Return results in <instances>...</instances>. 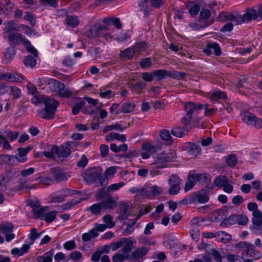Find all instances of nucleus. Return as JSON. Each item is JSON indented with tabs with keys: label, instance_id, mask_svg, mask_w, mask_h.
Returning a JSON list of instances; mask_svg holds the SVG:
<instances>
[{
	"label": "nucleus",
	"instance_id": "f257e3e1",
	"mask_svg": "<svg viewBox=\"0 0 262 262\" xmlns=\"http://www.w3.org/2000/svg\"><path fill=\"white\" fill-rule=\"evenodd\" d=\"M43 103L45 107L38 112V115L41 118L52 119L55 117V113L59 104L57 101L54 99L46 96Z\"/></svg>",
	"mask_w": 262,
	"mask_h": 262
},
{
	"label": "nucleus",
	"instance_id": "f03ea898",
	"mask_svg": "<svg viewBox=\"0 0 262 262\" xmlns=\"http://www.w3.org/2000/svg\"><path fill=\"white\" fill-rule=\"evenodd\" d=\"M203 108L201 104L195 103L193 102H187L184 105V110L186 114L181 119V122L185 125H188L192 118V116L198 111Z\"/></svg>",
	"mask_w": 262,
	"mask_h": 262
},
{
	"label": "nucleus",
	"instance_id": "7ed1b4c3",
	"mask_svg": "<svg viewBox=\"0 0 262 262\" xmlns=\"http://www.w3.org/2000/svg\"><path fill=\"white\" fill-rule=\"evenodd\" d=\"M236 247L244 250L243 256L245 255L246 257L252 260H257L261 257V253L255 249L252 244L245 241L241 242L237 244Z\"/></svg>",
	"mask_w": 262,
	"mask_h": 262
},
{
	"label": "nucleus",
	"instance_id": "20e7f679",
	"mask_svg": "<svg viewBox=\"0 0 262 262\" xmlns=\"http://www.w3.org/2000/svg\"><path fill=\"white\" fill-rule=\"evenodd\" d=\"M102 171V169L99 167H90L83 172L82 176L86 183L91 184L100 179Z\"/></svg>",
	"mask_w": 262,
	"mask_h": 262
},
{
	"label": "nucleus",
	"instance_id": "39448f33",
	"mask_svg": "<svg viewBox=\"0 0 262 262\" xmlns=\"http://www.w3.org/2000/svg\"><path fill=\"white\" fill-rule=\"evenodd\" d=\"M154 76L157 77L158 80H161L166 77L172 78L173 79H182L185 77L184 73L178 72L176 71H168L165 70H156L153 71Z\"/></svg>",
	"mask_w": 262,
	"mask_h": 262
},
{
	"label": "nucleus",
	"instance_id": "423d86ee",
	"mask_svg": "<svg viewBox=\"0 0 262 262\" xmlns=\"http://www.w3.org/2000/svg\"><path fill=\"white\" fill-rule=\"evenodd\" d=\"M109 27L106 25H99L90 29L88 35L93 38L103 37L107 39L111 37L110 33L107 32Z\"/></svg>",
	"mask_w": 262,
	"mask_h": 262
},
{
	"label": "nucleus",
	"instance_id": "0eeeda50",
	"mask_svg": "<svg viewBox=\"0 0 262 262\" xmlns=\"http://www.w3.org/2000/svg\"><path fill=\"white\" fill-rule=\"evenodd\" d=\"M241 117L243 121L249 125H253L257 128L262 127V120L251 113L245 112Z\"/></svg>",
	"mask_w": 262,
	"mask_h": 262
},
{
	"label": "nucleus",
	"instance_id": "6e6552de",
	"mask_svg": "<svg viewBox=\"0 0 262 262\" xmlns=\"http://www.w3.org/2000/svg\"><path fill=\"white\" fill-rule=\"evenodd\" d=\"M51 82L54 86L55 91L58 92L60 97L68 98L72 96V92L69 88H65L63 83L55 79H52Z\"/></svg>",
	"mask_w": 262,
	"mask_h": 262
},
{
	"label": "nucleus",
	"instance_id": "1a4fd4ad",
	"mask_svg": "<svg viewBox=\"0 0 262 262\" xmlns=\"http://www.w3.org/2000/svg\"><path fill=\"white\" fill-rule=\"evenodd\" d=\"M213 189L212 186L206 185L201 190L195 193L198 201L200 203H205L209 201V197L208 194Z\"/></svg>",
	"mask_w": 262,
	"mask_h": 262
},
{
	"label": "nucleus",
	"instance_id": "9d476101",
	"mask_svg": "<svg viewBox=\"0 0 262 262\" xmlns=\"http://www.w3.org/2000/svg\"><path fill=\"white\" fill-rule=\"evenodd\" d=\"M117 200V197L110 196L100 201L103 209V211L106 210H113L117 207L118 205Z\"/></svg>",
	"mask_w": 262,
	"mask_h": 262
},
{
	"label": "nucleus",
	"instance_id": "9b49d317",
	"mask_svg": "<svg viewBox=\"0 0 262 262\" xmlns=\"http://www.w3.org/2000/svg\"><path fill=\"white\" fill-rule=\"evenodd\" d=\"M183 149L190 155L194 156L199 155L201 151V147L199 145L191 142L185 143L183 146Z\"/></svg>",
	"mask_w": 262,
	"mask_h": 262
},
{
	"label": "nucleus",
	"instance_id": "f8f14e48",
	"mask_svg": "<svg viewBox=\"0 0 262 262\" xmlns=\"http://www.w3.org/2000/svg\"><path fill=\"white\" fill-rule=\"evenodd\" d=\"M170 161L169 156L166 154H160L155 158L152 164L155 165L157 168H163L166 166L167 163Z\"/></svg>",
	"mask_w": 262,
	"mask_h": 262
},
{
	"label": "nucleus",
	"instance_id": "ddd939ff",
	"mask_svg": "<svg viewBox=\"0 0 262 262\" xmlns=\"http://www.w3.org/2000/svg\"><path fill=\"white\" fill-rule=\"evenodd\" d=\"M204 51L207 55L213 53L216 56H219L221 54L220 47L219 44L216 42L207 44Z\"/></svg>",
	"mask_w": 262,
	"mask_h": 262
},
{
	"label": "nucleus",
	"instance_id": "4468645a",
	"mask_svg": "<svg viewBox=\"0 0 262 262\" xmlns=\"http://www.w3.org/2000/svg\"><path fill=\"white\" fill-rule=\"evenodd\" d=\"M244 23H249L252 20L257 18L258 14L254 9H247L244 14L242 15Z\"/></svg>",
	"mask_w": 262,
	"mask_h": 262
},
{
	"label": "nucleus",
	"instance_id": "2eb2a0df",
	"mask_svg": "<svg viewBox=\"0 0 262 262\" xmlns=\"http://www.w3.org/2000/svg\"><path fill=\"white\" fill-rule=\"evenodd\" d=\"M132 209L131 204L129 203H122L120 205L119 218L124 220L130 214Z\"/></svg>",
	"mask_w": 262,
	"mask_h": 262
},
{
	"label": "nucleus",
	"instance_id": "dca6fc26",
	"mask_svg": "<svg viewBox=\"0 0 262 262\" xmlns=\"http://www.w3.org/2000/svg\"><path fill=\"white\" fill-rule=\"evenodd\" d=\"M54 180L57 182L67 181L68 179V175L61 169L58 168H54L51 169Z\"/></svg>",
	"mask_w": 262,
	"mask_h": 262
},
{
	"label": "nucleus",
	"instance_id": "f3484780",
	"mask_svg": "<svg viewBox=\"0 0 262 262\" xmlns=\"http://www.w3.org/2000/svg\"><path fill=\"white\" fill-rule=\"evenodd\" d=\"M144 191V194L148 196H154L160 194L163 189L161 187L158 186H152L151 187H147L144 190H142Z\"/></svg>",
	"mask_w": 262,
	"mask_h": 262
},
{
	"label": "nucleus",
	"instance_id": "a211bd4d",
	"mask_svg": "<svg viewBox=\"0 0 262 262\" xmlns=\"http://www.w3.org/2000/svg\"><path fill=\"white\" fill-rule=\"evenodd\" d=\"M135 53L132 47L125 49L123 51H121L119 54V57L121 60L125 61L132 59Z\"/></svg>",
	"mask_w": 262,
	"mask_h": 262
},
{
	"label": "nucleus",
	"instance_id": "6ab92c4d",
	"mask_svg": "<svg viewBox=\"0 0 262 262\" xmlns=\"http://www.w3.org/2000/svg\"><path fill=\"white\" fill-rule=\"evenodd\" d=\"M53 150H54L55 154L61 157H68L71 152L69 148L63 146H60V147L53 146Z\"/></svg>",
	"mask_w": 262,
	"mask_h": 262
},
{
	"label": "nucleus",
	"instance_id": "aec40b11",
	"mask_svg": "<svg viewBox=\"0 0 262 262\" xmlns=\"http://www.w3.org/2000/svg\"><path fill=\"white\" fill-rule=\"evenodd\" d=\"M9 41L13 45L16 46L20 43L23 44L25 38H24L21 34L19 33H12L9 34L8 37Z\"/></svg>",
	"mask_w": 262,
	"mask_h": 262
},
{
	"label": "nucleus",
	"instance_id": "412c9836",
	"mask_svg": "<svg viewBox=\"0 0 262 262\" xmlns=\"http://www.w3.org/2000/svg\"><path fill=\"white\" fill-rule=\"evenodd\" d=\"M252 224L255 228L258 229L262 226V212L260 210H256L253 212Z\"/></svg>",
	"mask_w": 262,
	"mask_h": 262
},
{
	"label": "nucleus",
	"instance_id": "4be33fe9",
	"mask_svg": "<svg viewBox=\"0 0 262 262\" xmlns=\"http://www.w3.org/2000/svg\"><path fill=\"white\" fill-rule=\"evenodd\" d=\"M135 54H140L142 52L146 51L148 45L145 41H138L132 46Z\"/></svg>",
	"mask_w": 262,
	"mask_h": 262
},
{
	"label": "nucleus",
	"instance_id": "5701e85b",
	"mask_svg": "<svg viewBox=\"0 0 262 262\" xmlns=\"http://www.w3.org/2000/svg\"><path fill=\"white\" fill-rule=\"evenodd\" d=\"M227 220L228 221L235 222L237 221L238 224L241 225H246L248 222V218L245 215H231Z\"/></svg>",
	"mask_w": 262,
	"mask_h": 262
},
{
	"label": "nucleus",
	"instance_id": "b1692460",
	"mask_svg": "<svg viewBox=\"0 0 262 262\" xmlns=\"http://www.w3.org/2000/svg\"><path fill=\"white\" fill-rule=\"evenodd\" d=\"M149 250V247L143 246L137 249L132 252V255L134 259H140L144 256Z\"/></svg>",
	"mask_w": 262,
	"mask_h": 262
},
{
	"label": "nucleus",
	"instance_id": "393cba45",
	"mask_svg": "<svg viewBox=\"0 0 262 262\" xmlns=\"http://www.w3.org/2000/svg\"><path fill=\"white\" fill-rule=\"evenodd\" d=\"M195 180L202 185L207 184L211 181V176L207 173H195Z\"/></svg>",
	"mask_w": 262,
	"mask_h": 262
},
{
	"label": "nucleus",
	"instance_id": "a878e982",
	"mask_svg": "<svg viewBox=\"0 0 262 262\" xmlns=\"http://www.w3.org/2000/svg\"><path fill=\"white\" fill-rule=\"evenodd\" d=\"M194 174H190L188 176L185 185L184 191L187 192L192 189L197 183Z\"/></svg>",
	"mask_w": 262,
	"mask_h": 262
},
{
	"label": "nucleus",
	"instance_id": "bb28decb",
	"mask_svg": "<svg viewBox=\"0 0 262 262\" xmlns=\"http://www.w3.org/2000/svg\"><path fill=\"white\" fill-rule=\"evenodd\" d=\"M146 83L143 81H140L138 83L129 84V88L131 91L139 95L141 93L142 90L145 88Z\"/></svg>",
	"mask_w": 262,
	"mask_h": 262
},
{
	"label": "nucleus",
	"instance_id": "cd10ccee",
	"mask_svg": "<svg viewBox=\"0 0 262 262\" xmlns=\"http://www.w3.org/2000/svg\"><path fill=\"white\" fill-rule=\"evenodd\" d=\"M149 0L141 1L138 4L141 11L144 12L145 15H149L152 9L151 5H148Z\"/></svg>",
	"mask_w": 262,
	"mask_h": 262
},
{
	"label": "nucleus",
	"instance_id": "c85d7f7f",
	"mask_svg": "<svg viewBox=\"0 0 262 262\" xmlns=\"http://www.w3.org/2000/svg\"><path fill=\"white\" fill-rule=\"evenodd\" d=\"M102 22L107 26L110 25H113L119 29L122 27L121 23L118 18H105L103 19Z\"/></svg>",
	"mask_w": 262,
	"mask_h": 262
},
{
	"label": "nucleus",
	"instance_id": "c756f323",
	"mask_svg": "<svg viewBox=\"0 0 262 262\" xmlns=\"http://www.w3.org/2000/svg\"><path fill=\"white\" fill-rule=\"evenodd\" d=\"M105 140L107 142H110L113 140H117L124 142L126 141V137L124 135H120L118 133L111 132L106 136Z\"/></svg>",
	"mask_w": 262,
	"mask_h": 262
},
{
	"label": "nucleus",
	"instance_id": "7c9ffc66",
	"mask_svg": "<svg viewBox=\"0 0 262 262\" xmlns=\"http://www.w3.org/2000/svg\"><path fill=\"white\" fill-rule=\"evenodd\" d=\"M125 245L122 248L121 251L123 254H127L131 252L133 246V241L132 237L124 238L123 241Z\"/></svg>",
	"mask_w": 262,
	"mask_h": 262
},
{
	"label": "nucleus",
	"instance_id": "2f4dec72",
	"mask_svg": "<svg viewBox=\"0 0 262 262\" xmlns=\"http://www.w3.org/2000/svg\"><path fill=\"white\" fill-rule=\"evenodd\" d=\"M88 210L91 211L92 215H99L101 214L102 210L103 209L100 202L94 204L88 208Z\"/></svg>",
	"mask_w": 262,
	"mask_h": 262
},
{
	"label": "nucleus",
	"instance_id": "473e14b6",
	"mask_svg": "<svg viewBox=\"0 0 262 262\" xmlns=\"http://www.w3.org/2000/svg\"><path fill=\"white\" fill-rule=\"evenodd\" d=\"M111 196L110 192L108 191V187H102L100 188L96 193V197L97 201H101L106 198Z\"/></svg>",
	"mask_w": 262,
	"mask_h": 262
},
{
	"label": "nucleus",
	"instance_id": "72a5a7b5",
	"mask_svg": "<svg viewBox=\"0 0 262 262\" xmlns=\"http://www.w3.org/2000/svg\"><path fill=\"white\" fill-rule=\"evenodd\" d=\"M187 8L189 10V12L190 15H196L200 11V6L194 2H190L187 4Z\"/></svg>",
	"mask_w": 262,
	"mask_h": 262
},
{
	"label": "nucleus",
	"instance_id": "f704fd0d",
	"mask_svg": "<svg viewBox=\"0 0 262 262\" xmlns=\"http://www.w3.org/2000/svg\"><path fill=\"white\" fill-rule=\"evenodd\" d=\"M227 98L226 94L221 91H217L212 93L210 96V99L212 101H216L219 99L226 100Z\"/></svg>",
	"mask_w": 262,
	"mask_h": 262
},
{
	"label": "nucleus",
	"instance_id": "c9c22d12",
	"mask_svg": "<svg viewBox=\"0 0 262 262\" xmlns=\"http://www.w3.org/2000/svg\"><path fill=\"white\" fill-rule=\"evenodd\" d=\"M66 22L67 25L72 28L77 27L79 24V19L76 16L68 15L66 17Z\"/></svg>",
	"mask_w": 262,
	"mask_h": 262
},
{
	"label": "nucleus",
	"instance_id": "e433bc0d",
	"mask_svg": "<svg viewBox=\"0 0 262 262\" xmlns=\"http://www.w3.org/2000/svg\"><path fill=\"white\" fill-rule=\"evenodd\" d=\"M228 183V180L227 177L225 176H219L215 178L213 184L214 186L220 188L222 187L226 183Z\"/></svg>",
	"mask_w": 262,
	"mask_h": 262
},
{
	"label": "nucleus",
	"instance_id": "4c0bfd02",
	"mask_svg": "<svg viewBox=\"0 0 262 262\" xmlns=\"http://www.w3.org/2000/svg\"><path fill=\"white\" fill-rule=\"evenodd\" d=\"M136 104L135 103L132 102H126L122 104L120 107V112L123 113H129L133 111Z\"/></svg>",
	"mask_w": 262,
	"mask_h": 262
},
{
	"label": "nucleus",
	"instance_id": "58836bf2",
	"mask_svg": "<svg viewBox=\"0 0 262 262\" xmlns=\"http://www.w3.org/2000/svg\"><path fill=\"white\" fill-rule=\"evenodd\" d=\"M30 248V246L27 244H24L23 245L20 249L14 248L11 250V253L14 255L21 256L24 253L28 252Z\"/></svg>",
	"mask_w": 262,
	"mask_h": 262
},
{
	"label": "nucleus",
	"instance_id": "ea45409f",
	"mask_svg": "<svg viewBox=\"0 0 262 262\" xmlns=\"http://www.w3.org/2000/svg\"><path fill=\"white\" fill-rule=\"evenodd\" d=\"M2 134H3V135L5 136L6 139L8 138L11 141L16 139L19 135L18 132H12L7 128H5Z\"/></svg>",
	"mask_w": 262,
	"mask_h": 262
},
{
	"label": "nucleus",
	"instance_id": "a19ab883",
	"mask_svg": "<svg viewBox=\"0 0 262 262\" xmlns=\"http://www.w3.org/2000/svg\"><path fill=\"white\" fill-rule=\"evenodd\" d=\"M160 137L162 140L168 142L169 144H171L173 142L170 133L167 129H162L160 133Z\"/></svg>",
	"mask_w": 262,
	"mask_h": 262
},
{
	"label": "nucleus",
	"instance_id": "79ce46f5",
	"mask_svg": "<svg viewBox=\"0 0 262 262\" xmlns=\"http://www.w3.org/2000/svg\"><path fill=\"white\" fill-rule=\"evenodd\" d=\"M186 129L185 127H175L171 130V133L174 136L181 138L186 134Z\"/></svg>",
	"mask_w": 262,
	"mask_h": 262
},
{
	"label": "nucleus",
	"instance_id": "37998d69",
	"mask_svg": "<svg viewBox=\"0 0 262 262\" xmlns=\"http://www.w3.org/2000/svg\"><path fill=\"white\" fill-rule=\"evenodd\" d=\"M225 161L229 166L233 167L237 164V158L236 155L231 154L226 157Z\"/></svg>",
	"mask_w": 262,
	"mask_h": 262
},
{
	"label": "nucleus",
	"instance_id": "c03bdc74",
	"mask_svg": "<svg viewBox=\"0 0 262 262\" xmlns=\"http://www.w3.org/2000/svg\"><path fill=\"white\" fill-rule=\"evenodd\" d=\"M230 21H234L235 25H239L244 24L242 15L237 12L232 13Z\"/></svg>",
	"mask_w": 262,
	"mask_h": 262
},
{
	"label": "nucleus",
	"instance_id": "a18cd8bd",
	"mask_svg": "<svg viewBox=\"0 0 262 262\" xmlns=\"http://www.w3.org/2000/svg\"><path fill=\"white\" fill-rule=\"evenodd\" d=\"M232 13L223 11L220 13L217 17V19L221 22H226L231 20Z\"/></svg>",
	"mask_w": 262,
	"mask_h": 262
},
{
	"label": "nucleus",
	"instance_id": "49530a36",
	"mask_svg": "<svg viewBox=\"0 0 262 262\" xmlns=\"http://www.w3.org/2000/svg\"><path fill=\"white\" fill-rule=\"evenodd\" d=\"M24 63L27 67L32 68L36 64V60L31 55H28L25 57Z\"/></svg>",
	"mask_w": 262,
	"mask_h": 262
},
{
	"label": "nucleus",
	"instance_id": "de8ad7c7",
	"mask_svg": "<svg viewBox=\"0 0 262 262\" xmlns=\"http://www.w3.org/2000/svg\"><path fill=\"white\" fill-rule=\"evenodd\" d=\"M56 213L57 212L55 211H50L44 214L41 219L47 223H52L56 219Z\"/></svg>",
	"mask_w": 262,
	"mask_h": 262
},
{
	"label": "nucleus",
	"instance_id": "09e8293b",
	"mask_svg": "<svg viewBox=\"0 0 262 262\" xmlns=\"http://www.w3.org/2000/svg\"><path fill=\"white\" fill-rule=\"evenodd\" d=\"M142 149L143 151H147L150 154H154L157 152L156 146L149 142L144 143L142 145Z\"/></svg>",
	"mask_w": 262,
	"mask_h": 262
},
{
	"label": "nucleus",
	"instance_id": "8fccbe9b",
	"mask_svg": "<svg viewBox=\"0 0 262 262\" xmlns=\"http://www.w3.org/2000/svg\"><path fill=\"white\" fill-rule=\"evenodd\" d=\"M102 221L109 228H113L115 225V222H113V217L110 214L105 215L103 217Z\"/></svg>",
	"mask_w": 262,
	"mask_h": 262
},
{
	"label": "nucleus",
	"instance_id": "3c124183",
	"mask_svg": "<svg viewBox=\"0 0 262 262\" xmlns=\"http://www.w3.org/2000/svg\"><path fill=\"white\" fill-rule=\"evenodd\" d=\"M0 79L9 82H15L16 81L15 75L11 73H6L1 75Z\"/></svg>",
	"mask_w": 262,
	"mask_h": 262
},
{
	"label": "nucleus",
	"instance_id": "603ef678",
	"mask_svg": "<svg viewBox=\"0 0 262 262\" xmlns=\"http://www.w3.org/2000/svg\"><path fill=\"white\" fill-rule=\"evenodd\" d=\"M126 128V127H122L121 125L119 123H116L114 125H107L104 127L103 129V133H106L109 131H111L112 130L114 129H117L119 131H122L123 129H124Z\"/></svg>",
	"mask_w": 262,
	"mask_h": 262
},
{
	"label": "nucleus",
	"instance_id": "864d4df0",
	"mask_svg": "<svg viewBox=\"0 0 262 262\" xmlns=\"http://www.w3.org/2000/svg\"><path fill=\"white\" fill-rule=\"evenodd\" d=\"M23 45L26 47L27 50L31 53L34 56H37V52L36 50L32 46L28 40L25 39Z\"/></svg>",
	"mask_w": 262,
	"mask_h": 262
},
{
	"label": "nucleus",
	"instance_id": "5fc2aeb1",
	"mask_svg": "<svg viewBox=\"0 0 262 262\" xmlns=\"http://www.w3.org/2000/svg\"><path fill=\"white\" fill-rule=\"evenodd\" d=\"M210 12L208 9H203L201 10L199 17V21L201 23L203 20H207L210 16Z\"/></svg>",
	"mask_w": 262,
	"mask_h": 262
},
{
	"label": "nucleus",
	"instance_id": "6e6d98bb",
	"mask_svg": "<svg viewBox=\"0 0 262 262\" xmlns=\"http://www.w3.org/2000/svg\"><path fill=\"white\" fill-rule=\"evenodd\" d=\"M217 235L220 236V241L223 242L225 243L231 239V235L226 232L225 231H219Z\"/></svg>",
	"mask_w": 262,
	"mask_h": 262
},
{
	"label": "nucleus",
	"instance_id": "4d7b16f0",
	"mask_svg": "<svg viewBox=\"0 0 262 262\" xmlns=\"http://www.w3.org/2000/svg\"><path fill=\"white\" fill-rule=\"evenodd\" d=\"M41 233H37L36 229L34 228L31 230L29 236V239L30 241V244H32L35 240L39 237Z\"/></svg>",
	"mask_w": 262,
	"mask_h": 262
},
{
	"label": "nucleus",
	"instance_id": "13d9d810",
	"mask_svg": "<svg viewBox=\"0 0 262 262\" xmlns=\"http://www.w3.org/2000/svg\"><path fill=\"white\" fill-rule=\"evenodd\" d=\"M181 179L176 174H172L168 180V183L170 185H180Z\"/></svg>",
	"mask_w": 262,
	"mask_h": 262
},
{
	"label": "nucleus",
	"instance_id": "bf43d9fd",
	"mask_svg": "<svg viewBox=\"0 0 262 262\" xmlns=\"http://www.w3.org/2000/svg\"><path fill=\"white\" fill-rule=\"evenodd\" d=\"M13 229V226L11 224L8 225H3L0 227V233L6 235L11 233Z\"/></svg>",
	"mask_w": 262,
	"mask_h": 262
},
{
	"label": "nucleus",
	"instance_id": "052dcab7",
	"mask_svg": "<svg viewBox=\"0 0 262 262\" xmlns=\"http://www.w3.org/2000/svg\"><path fill=\"white\" fill-rule=\"evenodd\" d=\"M10 94L13 96V98L17 99L21 95V91L19 89L14 86H10Z\"/></svg>",
	"mask_w": 262,
	"mask_h": 262
},
{
	"label": "nucleus",
	"instance_id": "680f3d73",
	"mask_svg": "<svg viewBox=\"0 0 262 262\" xmlns=\"http://www.w3.org/2000/svg\"><path fill=\"white\" fill-rule=\"evenodd\" d=\"M124 183L123 182L112 184L108 187V191L110 192L112 194L114 191L119 190L121 187L124 186Z\"/></svg>",
	"mask_w": 262,
	"mask_h": 262
},
{
	"label": "nucleus",
	"instance_id": "e2e57ef3",
	"mask_svg": "<svg viewBox=\"0 0 262 262\" xmlns=\"http://www.w3.org/2000/svg\"><path fill=\"white\" fill-rule=\"evenodd\" d=\"M140 66L143 69L150 68L152 66L151 59L149 57L142 59L140 62Z\"/></svg>",
	"mask_w": 262,
	"mask_h": 262
},
{
	"label": "nucleus",
	"instance_id": "0e129e2a",
	"mask_svg": "<svg viewBox=\"0 0 262 262\" xmlns=\"http://www.w3.org/2000/svg\"><path fill=\"white\" fill-rule=\"evenodd\" d=\"M117 169L115 167L112 166L107 168L104 172V175L106 179L113 177Z\"/></svg>",
	"mask_w": 262,
	"mask_h": 262
},
{
	"label": "nucleus",
	"instance_id": "69168bd1",
	"mask_svg": "<svg viewBox=\"0 0 262 262\" xmlns=\"http://www.w3.org/2000/svg\"><path fill=\"white\" fill-rule=\"evenodd\" d=\"M24 18L25 20L29 21L30 23V24L32 26H34L36 24L35 17H34V16L33 15H32L31 13H29V12H26L25 13Z\"/></svg>",
	"mask_w": 262,
	"mask_h": 262
},
{
	"label": "nucleus",
	"instance_id": "338daca9",
	"mask_svg": "<svg viewBox=\"0 0 262 262\" xmlns=\"http://www.w3.org/2000/svg\"><path fill=\"white\" fill-rule=\"evenodd\" d=\"M49 210L48 207H40L34 211V214L35 216V218L40 217L46 211Z\"/></svg>",
	"mask_w": 262,
	"mask_h": 262
},
{
	"label": "nucleus",
	"instance_id": "774afa93",
	"mask_svg": "<svg viewBox=\"0 0 262 262\" xmlns=\"http://www.w3.org/2000/svg\"><path fill=\"white\" fill-rule=\"evenodd\" d=\"M82 257V253L80 251H76L71 253L69 255L70 259L73 260L74 262H77Z\"/></svg>",
	"mask_w": 262,
	"mask_h": 262
}]
</instances>
